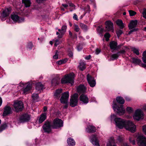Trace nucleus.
<instances>
[{
    "label": "nucleus",
    "mask_w": 146,
    "mask_h": 146,
    "mask_svg": "<svg viewBox=\"0 0 146 146\" xmlns=\"http://www.w3.org/2000/svg\"><path fill=\"white\" fill-rule=\"evenodd\" d=\"M13 106L14 108V111L16 112L22 111L24 108L23 103L21 101H15Z\"/></svg>",
    "instance_id": "obj_5"
},
{
    "label": "nucleus",
    "mask_w": 146,
    "mask_h": 146,
    "mask_svg": "<svg viewBox=\"0 0 146 146\" xmlns=\"http://www.w3.org/2000/svg\"><path fill=\"white\" fill-rule=\"evenodd\" d=\"M137 24V20H132L130 21V23L128 25V27L129 29L133 28H135Z\"/></svg>",
    "instance_id": "obj_20"
},
{
    "label": "nucleus",
    "mask_w": 146,
    "mask_h": 146,
    "mask_svg": "<svg viewBox=\"0 0 146 146\" xmlns=\"http://www.w3.org/2000/svg\"><path fill=\"white\" fill-rule=\"evenodd\" d=\"M12 112L11 108V107L6 106L4 108V111L3 113V115L6 116L10 114Z\"/></svg>",
    "instance_id": "obj_17"
},
{
    "label": "nucleus",
    "mask_w": 146,
    "mask_h": 146,
    "mask_svg": "<svg viewBox=\"0 0 146 146\" xmlns=\"http://www.w3.org/2000/svg\"><path fill=\"white\" fill-rule=\"evenodd\" d=\"M63 126V122L61 119L56 118L54 119L52 125V127L53 129H57Z\"/></svg>",
    "instance_id": "obj_6"
},
{
    "label": "nucleus",
    "mask_w": 146,
    "mask_h": 146,
    "mask_svg": "<svg viewBox=\"0 0 146 146\" xmlns=\"http://www.w3.org/2000/svg\"><path fill=\"white\" fill-rule=\"evenodd\" d=\"M124 139V138L123 136H119L117 139V142H118L121 143L122 142Z\"/></svg>",
    "instance_id": "obj_43"
},
{
    "label": "nucleus",
    "mask_w": 146,
    "mask_h": 146,
    "mask_svg": "<svg viewBox=\"0 0 146 146\" xmlns=\"http://www.w3.org/2000/svg\"><path fill=\"white\" fill-rule=\"evenodd\" d=\"M119 56H120L121 54H124L125 53V51L124 50H121L117 52Z\"/></svg>",
    "instance_id": "obj_51"
},
{
    "label": "nucleus",
    "mask_w": 146,
    "mask_h": 146,
    "mask_svg": "<svg viewBox=\"0 0 146 146\" xmlns=\"http://www.w3.org/2000/svg\"><path fill=\"white\" fill-rule=\"evenodd\" d=\"M62 92V90L61 89H58L56 90L54 94L55 98L57 99L59 98L60 97V94Z\"/></svg>",
    "instance_id": "obj_31"
},
{
    "label": "nucleus",
    "mask_w": 146,
    "mask_h": 146,
    "mask_svg": "<svg viewBox=\"0 0 146 146\" xmlns=\"http://www.w3.org/2000/svg\"><path fill=\"white\" fill-rule=\"evenodd\" d=\"M82 49V46L81 45H79L77 46V49L78 51H80Z\"/></svg>",
    "instance_id": "obj_61"
},
{
    "label": "nucleus",
    "mask_w": 146,
    "mask_h": 146,
    "mask_svg": "<svg viewBox=\"0 0 146 146\" xmlns=\"http://www.w3.org/2000/svg\"><path fill=\"white\" fill-rule=\"evenodd\" d=\"M68 54L70 57H72L73 55V54L71 50H69L68 51Z\"/></svg>",
    "instance_id": "obj_56"
},
{
    "label": "nucleus",
    "mask_w": 146,
    "mask_h": 146,
    "mask_svg": "<svg viewBox=\"0 0 146 146\" xmlns=\"http://www.w3.org/2000/svg\"><path fill=\"white\" fill-rule=\"evenodd\" d=\"M74 73H72L65 76L61 79V83L62 84L69 83L72 85L74 83Z\"/></svg>",
    "instance_id": "obj_3"
},
{
    "label": "nucleus",
    "mask_w": 146,
    "mask_h": 146,
    "mask_svg": "<svg viewBox=\"0 0 146 146\" xmlns=\"http://www.w3.org/2000/svg\"><path fill=\"white\" fill-rule=\"evenodd\" d=\"M7 127V124L6 123H4L1 125L0 127V132H1L3 130L5 129Z\"/></svg>",
    "instance_id": "obj_40"
},
{
    "label": "nucleus",
    "mask_w": 146,
    "mask_h": 146,
    "mask_svg": "<svg viewBox=\"0 0 146 146\" xmlns=\"http://www.w3.org/2000/svg\"><path fill=\"white\" fill-rule=\"evenodd\" d=\"M96 130V127L92 125H89L86 129V131L89 133L95 132Z\"/></svg>",
    "instance_id": "obj_23"
},
{
    "label": "nucleus",
    "mask_w": 146,
    "mask_h": 146,
    "mask_svg": "<svg viewBox=\"0 0 146 146\" xmlns=\"http://www.w3.org/2000/svg\"><path fill=\"white\" fill-rule=\"evenodd\" d=\"M143 17L146 19V9H144L142 13Z\"/></svg>",
    "instance_id": "obj_52"
},
{
    "label": "nucleus",
    "mask_w": 146,
    "mask_h": 146,
    "mask_svg": "<svg viewBox=\"0 0 146 146\" xmlns=\"http://www.w3.org/2000/svg\"><path fill=\"white\" fill-rule=\"evenodd\" d=\"M129 142L133 145H134L135 144V142L134 139L131 137H129Z\"/></svg>",
    "instance_id": "obj_49"
},
{
    "label": "nucleus",
    "mask_w": 146,
    "mask_h": 146,
    "mask_svg": "<svg viewBox=\"0 0 146 146\" xmlns=\"http://www.w3.org/2000/svg\"><path fill=\"white\" fill-rule=\"evenodd\" d=\"M142 129L144 133L146 135V124L143 126Z\"/></svg>",
    "instance_id": "obj_54"
},
{
    "label": "nucleus",
    "mask_w": 146,
    "mask_h": 146,
    "mask_svg": "<svg viewBox=\"0 0 146 146\" xmlns=\"http://www.w3.org/2000/svg\"><path fill=\"white\" fill-rule=\"evenodd\" d=\"M69 97V93L68 92H65L62 94V96L60 99L61 103L65 104L63 106L64 109H66L68 108V99Z\"/></svg>",
    "instance_id": "obj_2"
},
{
    "label": "nucleus",
    "mask_w": 146,
    "mask_h": 146,
    "mask_svg": "<svg viewBox=\"0 0 146 146\" xmlns=\"http://www.w3.org/2000/svg\"><path fill=\"white\" fill-rule=\"evenodd\" d=\"M110 46L111 49L113 50H117L118 48H117V43L114 41H112L110 42Z\"/></svg>",
    "instance_id": "obj_22"
},
{
    "label": "nucleus",
    "mask_w": 146,
    "mask_h": 146,
    "mask_svg": "<svg viewBox=\"0 0 146 146\" xmlns=\"http://www.w3.org/2000/svg\"><path fill=\"white\" fill-rule=\"evenodd\" d=\"M144 115L143 112L140 109L137 110L133 115V118L137 120H139L143 118Z\"/></svg>",
    "instance_id": "obj_10"
},
{
    "label": "nucleus",
    "mask_w": 146,
    "mask_h": 146,
    "mask_svg": "<svg viewBox=\"0 0 146 146\" xmlns=\"http://www.w3.org/2000/svg\"><path fill=\"white\" fill-rule=\"evenodd\" d=\"M137 141L139 146H146V138L143 136H138L137 139Z\"/></svg>",
    "instance_id": "obj_9"
},
{
    "label": "nucleus",
    "mask_w": 146,
    "mask_h": 146,
    "mask_svg": "<svg viewBox=\"0 0 146 146\" xmlns=\"http://www.w3.org/2000/svg\"><path fill=\"white\" fill-rule=\"evenodd\" d=\"M74 30L76 32H78L79 31L80 29L77 25L74 24Z\"/></svg>",
    "instance_id": "obj_44"
},
{
    "label": "nucleus",
    "mask_w": 146,
    "mask_h": 146,
    "mask_svg": "<svg viewBox=\"0 0 146 146\" xmlns=\"http://www.w3.org/2000/svg\"><path fill=\"white\" fill-rule=\"evenodd\" d=\"M22 3L24 4L26 7H29L30 6L31 2L30 0H22Z\"/></svg>",
    "instance_id": "obj_32"
},
{
    "label": "nucleus",
    "mask_w": 146,
    "mask_h": 146,
    "mask_svg": "<svg viewBox=\"0 0 146 146\" xmlns=\"http://www.w3.org/2000/svg\"><path fill=\"white\" fill-rule=\"evenodd\" d=\"M44 88V85L40 82L36 84V89L38 91L42 90Z\"/></svg>",
    "instance_id": "obj_25"
},
{
    "label": "nucleus",
    "mask_w": 146,
    "mask_h": 146,
    "mask_svg": "<svg viewBox=\"0 0 146 146\" xmlns=\"http://www.w3.org/2000/svg\"><path fill=\"white\" fill-rule=\"evenodd\" d=\"M132 61L133 63L137 64L139 65L141 62V61L138 58H132Z\"/></svg>",
    "instance_id": "obj_34"
},
{
    "label": "nucleus",
    "mask_w": 146,
    "mask_h": 146,
    "mask_svg": "<svg viewBox=\"0 0 146 146\" xmlns=\"http://www.w3.org/2000/svg\"><path fill=\"white\" fill-rule=\"evenodd\" d=\"M20 86L23 87H25L23 89V92L24 93H27L28 92L31 90L32 88V84L28 82L26 84L21 83Z\"/></svg>",
    "instance_id": "obj_12"
},
{
    "label": "nucleus",
    "mask_w": 146,
    "mask_h": 146,
    "mask_svg": "<svg viewBox=\"0 0 146 146\" xmlns=\"http://www.w3.org/2000/svg\"><path fill=\"white\" fill-rule=\"evenodd\" d=\"M91 141L92 144L95 146H100L98 141L96 135H92L90 137Z\"/></svg>",
    "instance_id": "obj_16"
},
{
    "label": "nucleus",
    "mask_w": 146,
    "mask_h": 146,
    "mask_svg": "<svg viewBox=\"0 0 146 146\" xmlns=\"http://www.w3.org/2000/svg\"><path fill=\"white\" fill-rule=\"evenodd\" d=\"M119 56L117 53L116 54H113L111 55V58L112 60H114L117 59Z\"/></svg>",
    "instance_id": "obj_38"
},
{
    "label": "nucleus",
    "mask_w": 146,
    "mask_h": 146,
    "mask_svg": "<svg viewBox=\"0 0 146 146\" xmlns=\"http://www.w3.org/2000/svg\"><path fill=\"white\" fill-rule=\"evenodd\" d=\"M128 12L130 16H133L136 14L135 12L131 10L128 11Z\"/></svg>",
    "instance_id": "obj_47"
},
{
    "label": "nucleus",
    "mask_w": 146,
    "mask_h": 146,
    "mask_svg": "<svg viewBox=\"0 0 146 146\" xmlns=\"http://www.w3.org/2000/svg\"><path fill=\"white\" fill-rule=\"evenodd\" d=\"M64 34V33H63L61 32V33H60V34L58 35V38H61L63 36Z\"/></svg>",
    "instance_id": "obj_59"
},
{
    "label": "nucleus",
    "mask_w": 146,
    "mask_h": 146,
    "mask_svg": "<svg viewBox=\"0 0 146 146\" xmlns=\"http://www.w3.org/2000/svg\"><path fill=\"white\" fill-rule=\"evenodd\" d=\"M106 25L105 31H111L112 32L114 31L113 23L110 21H107L106 22Z\"/></svg>",
    "instance_id": "obj_13"
},
{
    "label": "nucleus",
    "mask_w": 146,
    "mask_h": 146,
    "mask_svg": "<svg viewBox=\"0 0 146 146\" xmlns=\"http://www.w3.org/2000/svg\"><path fill=\"white\" fill-rule=\"evenodd\" d=\"M73 18L74 19L77 21H78V16L76 14L74 13V16H73Z\"/></svg>",
    "instance_id": "obj_57"
},
{
    "label": "nucleus",
    "mask_w": 146,
    "mask_h": 146,
    "mask_svg": "<svg viewBox=\"0 0 146 146\" xmlns=\"http://www.w3.org/2000/svg\"><path fill=\"white\" fill-rule=\"evenodd\" d=\"M87 79L88 83L91 87H93L95 86L96 82L94 78L92 77L89 74L87 75Z\"/></svg>",
    "instance_id": "obj_14"
},
{
    "label": "nucleus",
    "mask_w": 146,
    "mask_h": 146,
    "mask_svg": "<svg viewBox=\"0 0 146 146\" xmlns=\"http://www.w3.org/2000/svg\"><path fill=\"white\" fill-rule=\"evenodd\" d=\"M80 100L85 104H86L88 102V98L86 96L82 94L80 96Z\"/></svg>",
    "instance_id": "obj_21"
},
{
    "label": "nucleus",
    "mask_w": 146,
    "mask_h": 146,
    "mask_svg": "<svg viewBox=\"0 0 146 146\" xmlns=\"http://www.w3.org/2000/svg\"><path fill=\"white\" fill-rule=\"evenodd\" d=\"M69 6L71 7H74V8H75V5L72 3H70L69 4Z\"/></svg>",
    "instance_id": "obj_64"
},
{
    "label": "nucleus",
    "mask_w": 146,
    "mask_h": 146,
    "mask_svg": "<svg viewBox=\"0 0 146 146\" xmlns=\"http://www.w3.org/2000/svg\"><path fill=\"white\" fill-rule=\"evenodd\" d=\"M68 60L67 59H64L58 61L56 62L59 65L63 64L66 63Z\"/></svg>",
    "instance_id": "obj_39"
},
{
    "label": "nucleus",
    "mask_w": 146,
    "mask_h": 146,
    "mask_svg": "<svg viewBox=\"0 0 146 146\" xmlns=\"http://www.w3.org/2000/svg\"><path fill=\"white\" fill-rule=\"evenodd\" d=\"M30 119V115L26 113L22 115L19 118V121L24 123L29 121Z\"/></svg>",
    "instance_id": "obj_15"
},
{
    "label": "nucleus",
    "mask_w": 146,
    "mask_h": 146,
    "mask_svg": "<svg viewBox=\"0 0 146 146\" xmlns=\"http://www.w3.org/2000/svg\"><path fill=\"white\" fill-rule=\"evenodd\" d=\"M116 100L117 102L120 104H122L125 103L124 100L120 96L117 97L116 98Z\"/></svg>",
    "instance_id": "obj_29"
},
{
    "label": "nucleus",
    "mask_w": 146,
    "mask_h": 146,
    "mask_svg": "<svg viewBox=\"0 0 146 146\" xmlns=\"http://www.w3.org/2000/svg\"><path fill=\"white\" fill-rule=\"evenodd\" d=\"M133 111V109L130 107H128V113H131Z\"/></svg>",
    "instance_id": "obj_62"
},
{
    "label": "nucleus",
    "mask_w": 146,
    "mask_h": 146,
    "mask_svg": "<svg viewBox=\"0 0 146 146\" xmlns=\"http://www.w3.org/2000/svg\"><path fill=\"white\" fill-rule=\"evenodd\" d=\"M11 18L14 21H18L19 23L23 21L24 20V19L19 18V17L17 15L15 14L11 15Z\"/></svg>",
    "instance_id": "obj_19"
},
{
    "label": "nucleus",
    "mask_w": 146,
    "mask_h": 146,
    "mask_svg": "<svg viewBox=\"0 0 146 146\" xmlns=\"http://www.w3.org/2000/svg\"><path fill=\"white\" fill-rule=\"evenodd\" d=\"M77 92L80 93H84L86 92V88L85 86L82 85H80L77 89Z\"/></svg>",
    "instance_id": "obj_24"
},
{
    "label": "nucleus",
    "mask_w": 146,
    "mask_h": 146,
    "mask_svg": "<svg viewBox=\"0 0 146 146\" xmlns=\"http://www.w3.org/2000/svg\"><path fill=\"white\" fill-rule=\"evenodd\" d=\"M11 11V7H6L5 10H4L1 13L0 16V19L2 21L5 20L6 17L8 16L10 14Z\"/></svg>",
    "instance_id": "obj_7"
},
{
    "label": "nucleus",
    "mask_w": 146,
    "mask_h": 146,
    "mask_svg": "<svg viewBox=\"0 0 146 146\" xmlns=\"http://www.w3.org/2000/svg\"><path fill=\"white\" fill-rule=\"evenodd\" d=\"M60 82V79L58 78H54L52 81V85L56 86Z\"/></svg>",
    "instance_id": "obj_30"
},
{
    "label": "nucleus",
    "mask_w": 146,
    "mask_h": 146,
    "mask_svg": "<svg viewBox=\"0 0 146 146\" xmlns=\"http://www.w3.org/2000/svg\"><path fill=\"white\" fill-rule=\"evenodd\" d=\"M136 129V126L131 121H128V131L133 133L135 131Z\"/></svg>",
    "instance_id": "obj_18"
},
{
    "label": "nucleus",
    "mask_w": 146,
    "mask_h": 146,
    "mask_svg": "<svg viewBox=\"0 0 146 146\" xmlns=\"http://www.w3.org/2000/svg\"><path fill=\"white\" fill-rule=\"evenodd\" d=\"M131 50L133 53L136 54L137 55H139L140 53L139 50L137 48H136L134 47L131 48Z\"/></svg>",
    "instance_id": "obj_37"
},
{
    "label": "nucleus",
    "mask_w": 146,
    "mask_h": 146,
    "mask_svg": "<svg viewBox=\"0 0 146 146\" xmlns=\"http://www.w3.org/2000/svg\"><path fill=\"white\" fill-rule=\"evenodd\" d=\"M123 33L122 31L120 29H117L116 31V33L117 34V35L119 38L120 35Z\"/></svg>",
    "instance_id": "obj_46"
},
{
    "label": "nucleus",
    "mask_w": 146,
    "mask_h": 146,
    "mask_svg": "<svg viewBox=\"0 0 146 146\" xmlns=\"http://www.w3.org/2000/svg\"><path fill=\"white\" fill-rule=\"evenodd\" d=\"M101 50L98 48H97L96 50V54H98L100 52Z\"/></svg>",
    "instance_id": "obj_60"
},
{
    "label": "nucleus",
    "mask_w": 146,
    "mask_h": 146,
    "mask_svg": "<svg viewBox=\"0 0 146 146\" xmlns=\"http://www.w3.org/2000/svg\"><path fill=\"white\" fill-rule=\"evenodd\" d=\"M78 94L76 93L74 94L71 96L70 105L72 107H74L77 104L78 101Z\"/></svg>",
    "instance_id": "obj_8"
},
{
    "label": "nucleus",
    "mask_w": 146,
    "mask_h": 146,
    "mask_svg": "<svg viewBox=\"0 0 146 146\" xmlns=\"http://www.w3.org/2000/svg\"><path fill=\"white\" fill-rule=\"evenodd\" d=\"M142 59L143 62L146 63V50L143 52L142 54Z\"/></svg>",
    "instance_id": "obj_41"
},
{
    "label": "nucleus",
    "mask_w": 146,
    "mask_h": 146,
    "mask_svg": "<svg viewBox=\"0 0 146 146\" xmlns=\"http://www.w3.org/2000/svg\"><path fill=\"white\" fill-rule=\"evenodd\" d=\"M139 65L142 66V67H146V64H143L142 62H141L140 64H139Z\"/></svg>",
    "instance_id": "obj_63"
},
{
    "label": "nucleus",
    "mask_w": 146,
    "mask_h": 146,
    "mask_svg": "<svg viewBox=\"0 0 146 146\" xmlns=\"http://www.w3.org/2000/svg\"><path fill=\"white\" fill-rule=\"evenodd\" d=\"M55 43L54 45L55 46H57V45H58V44H59L60 43L59 40L57 39H56V40H55Z\"/></svg>",
    "instance_id": "obj_55"
},
{
    "label": "nucleus",
    "mask_w": 146,
    "mask_h": 146,
    "mask_svg": "<svg viewBox=\"0 0 146 146\" xmlns=\"http://www.w3.org/2000/svg\"><path fill=\"white\" fill-rule=\"evenodd\" d=\"M67 29V26L65 25H63L61 28L62 32V33H65L66 32V29Z\"/></svg>",
    "instance_id": "obj_48"
},
{
    "label": "nucleus",
    "mask_w": 146,
    "mask_h": 146,
    "mask_svg": "<svg viewBox=\"0 0 146 146\" xmlns=\"http://www.w3.org/2000/svg\"><path fill=\"white\" fill-rule=\"evenodd\" d=\"M139 29L137 28H133L130 29L131 30L128 32V35L131 34L133 32H136L138 31Z\"/></svg>",
    "instance_id": "obj_45"
},
{
    "label": "nucleus",
    "mask_w": 146,
    "mask_h": 146,
    "mask_svg": "<svg viewBox=\"0 0 146 146\" xmlns=\"http://www.w3.org/2000/svg\"><path fill=\"white\" fill-rule=\"evenodd\" d=\"M85 65V64L84 62H81L80 63L78 68L81 70L83 71L86 68Z\"/></svg>",
    "instance_id": "obj_35"
},
{
    "label": "nucleus",
    "mask_w": 146,
    "mask_h": 146,
    "mask_svg": "<svg viewBox=\"0 0 146 146\" xmlns=\"http://www.w3.org/2000/svg\"><path fill=\"white\" fill-rule=\"evenodd\" d=\"M110 36V35L108 33H106L104 35V37L106 38H109Z\"/></svg>",
    "instance_id": "obj_58"
},
{
    "label": "nucleus",
    "mask_w": 146,
    "mask_h": 146,
    "mask_svg": "<svg viewBox=\"0 0 146 146\" xmlns=\"http://www.w3.org/2000/svg\"><path fill=\"white\" fill-rule=\"evenodd\" d=\"M46 117V113H43L42 114L40 115V116L38 119V122L39 123H41L43 122Z\"/></svg>",
    "instance_id": "obj_26"
},
{
    "label": "nucleus",
    "mask_w": 146,
    "mask_h": 146,
    "mask_svg": "<svg viewBox=\"0 0 146 146\" xmlns=\"http://www.w3.org/2000/svg\"><path fill=\"white\" fill-rule=\"evenodd\" d=\"M32 98L34 100L37 101L38 98V94H36L33 93L32 96Z\"/></svg>",
    "instance_id": "obj_42"
},
{
    "label": "nucleus",
    "mask_w": 146,
    "mask_h": 146,
    "mask_svg": "<svg viewBox=\"0 0 146 146\" xmlns=\"http://www.w3.org/2000/svg\"><path fill=\"white\" fill-rule=\"evenodd\" d=\"M107 146H116L115 143V140L113 137H111L108 143L107 144Z\"/></svg>",
    "instance_id": "obj_27"
},
{
    "label": "nucleus",
    "mask_w": 146,
    "mask_h": 146,
    "mask_svg": "<svg viewBox=\"0 0 146 146\" xmlns=\"http://www.w3.org/2000/svg\"><path fill=\"white\" fill-rule=\"evenodd\" d=\"M33 46L32 42H31L28 43L27 46V48L30 49H31Z\"/></svg>",
    "instance_id": "obj_50"
},
{
    "label": "nucleus",
    "mask_w": 146,
    "mask_h": 146,
    "mask_svg": "<svg viewBox=\"0 0 146 146\" xmlns=\"http://www.w3.org/2000/svg\"><path fill=\"white\" fill-rule=\"evenodd\" d=\"M116 126L120 129L125 128L127 130H128V121L121 118L117 117L114 119Z\"/></svg>",
    "instance_id": "obj_1"
},
{
    "label": "nucleus",
    "mask_w": 146,
    "mask_h": 146,
    "mask_svg": "<svg viewBox=\"0 0 146 146\" xmlns=\"http://www.w3.org/2000/svg\"><path fill=\"white\" fill-rule=\"evenodd\" d=\"M51 122L47 121L45 122L44 124L42 126V128L44 132L49 133L51 131Z\"/></svg>",
    "instance_id": "obj_11"
},
{
    "label": "nucleus",
    "mask_w": 146,
    "mask_h": 146,
    "mask_svg": "<svg viewBox=\"0 0 146 146\" xmlns=\"http://www.w3.org/2000/svg\"><path fill=\"white\" fill-rule=\"evenodd\" d=\"M122 105H117L115 102H113L112 107L114 111L120 115H123L125 112V110Z\"/></svg>",
    "instance_id": "obj_4"
},
{
    "label": "nucleus",
    "mask_w": 146,
    "mask_h": 146,
    "mask_svg": "<svg viewBox=\"0 0 146 146\" xmlns=\"http://www.w3.org/2000/svg\"><path fill=\"white\" fill-rule=\"evenodd\" d=\"M58 51L56 50V52L55 54L53 56V58L54 59H57L58 58Z\"/></svg>",
    "instance_id": "obj_53"
},
{
    "label": "nucleus",
    "mask_w": 146,
    "mask_h": 146,
    "mask_svg": "<svg viewBox=\"0 0 146 146\" xmlns=\"http://www.w3.org/2000/svg\"><path fill=\"white\" fill-rule=\"evenodd\" d=\"M68 144L70 146H74L75 145V142L72 138L70 137L67 140Z\"/></svg>",
    "instance_id": "obj_28"
},
{
    "label": "nucleus",
    "mask_w": 146,
    "mask_h": 146,
    "mask_svg": "<svg viewBox=\"0 0 146 146\" xmlns=\"http://www.w3.org/2000/svg\"><path fill=\"white\" fill-rule=\"evenodd\" d=\"M116 22L117 25L121 29H122L124 28V26L121 20L118 19L116 21Z\"/></svg>",
    "instance_id": "obj_33"
},
{
    "label": "nucleus",
    "mask_w": 146,
    "mask_h": 146,
    "mask_svg": "<svg viewBox=\"0 0 146 146\" xmlns=\"http://www.w3.org/2000/svg\"><path fill=\"white\" fill-rule=\"evenodd\" d=\"M80 26L81 29L84 31H86L88 29L87 25L82 23H80Z\"/></svg>",
    "instance_id": "obj_36"
}]
</instances>
